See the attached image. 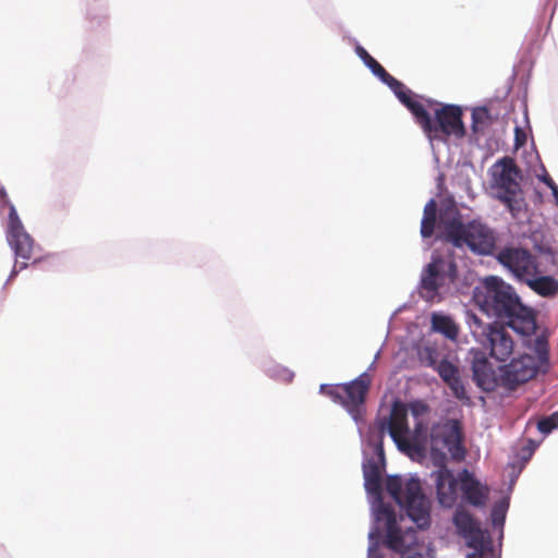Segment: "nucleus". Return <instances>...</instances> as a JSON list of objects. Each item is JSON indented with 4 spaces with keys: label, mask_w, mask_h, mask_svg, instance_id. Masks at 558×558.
Returning <instances> with one entry per match:
<instances>
[{
    "label": "nucleus",
    "mask_w": 558,
    "mask_h": 558,
    "mask_svg": "<svg viewBox=\"0 0 558 558\" xmlns=\"http://www.w3.org/2000/svg\"><path fill=\"white\" fill-rule=\"evenodd\" d=\"M361 450L364 487L372 510L367 558H380L381 543L398 553L400 558H435V550L430 543L420 542L412 527L402 532L393 506L384 501L381 471L386 466V456L384 454V462H381L368 444H361Z\"/></svg>",
    "instance_id": "1"
},
{
    "label": "nucleus",
    "mask_w": 558,
    "mask_h": 558,
    "mask_svg": "<svg viewBox=\"0 0 558 558\" xmlns=\"http://www.w3.org/2000/svg\"><path fill=\"white\" fill-rule=\"evenodd\" d=\"M472 296L483 313L495 317L515 333L522 337L536 333L535 310L524 304L514 288L500 278H485L482 286L473 288Z\"/></svg>",
    "instance_id": "2"
},
{
    "label": "nucleus",
    "mask_w": 558,
    "mask_h": 558,
    "mask_svg": "<svg viewBox=\"0 0 558 558\" xmlns=\"http://www.w3.org/2000/svg\"><path fill=\"white\" fill-rule=\"evenodd\" d=\"M416 97L417 95L412 92V94L405 96L404 102L401 104L412 113L415 122L420 124L433 150L438 143L447 145L451 136L457 140L464 137L466 129L462 120L463 111L460 106L440 104L429 99L427 100L429 105L438 106L432 116Z\"/></svg>",
    "instance_id": "3"
},
{
    "label": "nucleus",
    "mask_w": 558,
    "mask_h": 558,
    "mask_svg": "<svg viewBox=\"0 0 558 558\" xmlns=\"http://www.w3.org/2000/svg\"><path fill=\"white\" fill-rule=\"evenodd\" d=\"M441 234L435 240L450 243L457 248L466 246L477 256H494L497 244V233L480 219L464 222L459 211L446 219L440 217Z\"/></svg>",
    "instance_id": "4"
},
{
    "label": "nucleus",
    "mask_w": 558,
    "mask_h": 558,
    "mask_svg": "<svg viewBox=\"0 0 558 558\" xmlns=\"http://www.w3.org/2000/svg\"><path fill=\"white\" fill-rule=\"evenodd\" d=\"M408 416V404L399 399L395 400L390 413L388 415L378 414L368 426L367 432H364L362 427L357 428L361 444H368L374 454L384 462V439L386 435H389L396 445L401 436L410 432Z\"/></svg>",
    "instance_id": "5"
},
{
    "label": "nucleus",
    "mask_w": 558,
    "mask_h": 558,
    "mask_svg": "<svg viewBox=\"0 0 558 558\" xmlns=\"http://www.w3.org/2000/svg\"><path fill=\"white\" fill-rule=\"evenodd\" d=\"M459 271L457 263L451 257H446L441 253L434 251L430 255V262L424 266L421 272L420 288L422 296L432 301L444 286H452L460 293H468L470 286L464 284L458 288Z\"/></svg>",
    "instance_id": "6"
},
{
    "label": "nucleus",
    "mask_w": 558,
    "mask_h": 558,
    "mask_svg": "<svg viewBox=\"0 0 558 558\" xmlns=\"http://www.w3.org/2000/svg\"><path fill=\"white\" fill-rule=\"evenodd\" d=\"M8 208L5 240L16 258L31 259L35 241L26 231L15 206L10 201L7 190L0 185V215Z\"/></svg>",
    "instance_id": "7"
},
{
    "label": "nucleus",
    "mask_w": 558,
    "mask_h": 558,
    "mask_svg": "<svg viewBox=\"0 0 558 558\" xmlns=\"http://www.w3.org/2000/svg\"><path fill=\"white\" fill-rule=\"evenodd\" d=\"M452 523L458 534L464 538L466 546L473 549V553L469 554L468 558H482L484 554H489L494 558V547L489 532L482 529L480 522L470 512L464 509H457Z\"/></svg>",
    "instance_id": "8"
},
{
    "label": "nucleus",
    "mask_w": 558,
    "mask_h": 558,
    "mask_svg": "<svg viewBox=\"0 0 558 558\" xmlns=\"http://www.w3.org/2000/svg\"><path fill=\"white\" fill-rule=\"evenodd\" d=\"M402 501V510L416 527L422 531L429 529L432 523L430 501L423 493L417 476H411L404 483Z\"/></svg>",
    "instance_id": "9"
},
{
    "label": "nucleus",
    "mask_w": 558,
    "mask_h": 558,
    "mask_svg": "<svg viewBox=\"0 0 558 558\" xmlns=\"http://www.w3.org/2000/svg\"><path fill=\"white\" fill-rule=\"evenodd\" d=\"M495 198L506 206L512 218L521 219L527 209L520 181L523 178L511 175H493Z\"/></svg>",
    "instance_id": "10"
},
{
    "label": "nucleus",
    "mask_w": 558,
    "mask_h": 558,
    "mask_svg": "<svg viewBox=\"0 0 558 558\" xmlns=\"http://www.w3.org/2000/svg\"><path fill=\"white\" fill-rule=\"evenodd\" d=\"M498 371V387L512 391L534 378L538 373V365L533 355L523 354L500 365Z\"/></svg>",
    "instance_id": "11"
},
{
    "label": "nucleus",
    "mask_w": 558,
    "mask_h": 558,
    "mask_svg": "<svg viewBox=\"0 0 558 558\" xmlns=\"http://www.w3.org/2000/svg\"><path fill=\"white\" fill-rule=\"evenodd\" d=\"M494 256L521 283L539 267L532 253L521 246H504Z\"/></svg>",
    "instance_id": "12"
},
{
    "label": "nucleus",
    "mask_w": 558,
    "mask_h": 558,
    "mask_svg": "<svg viewBox=\"0 0 558 558\" xmlns=\"http://www.w3.org/2000/svg\"><path fill=\"white\" fill-rule=\"evenodd\" d=\"M369 384L368 375L364 372L355 379L340 385L344 391V395H342V407L355 422L357 428L364 423L365 401Z\"/></svg>",
    "instance_id": "13"
},
{
    "label": "nucleus",
    "mask_w": 558,
    "mask_h": 558,
    "mask_svg": "<svg viewBox=\"0 0 558 558\" xmlns=\"http://www.w3.org/2000/svg\"><path fill=\"white\" fill-rule=\"evenodd\" d=\"M430 441L441 442L448 449L452 459L460 460L465 456L462 425L457 418H447L442 423H434L430 426Z\"/></svg>",
    "instance_id": "14"
},
{
    "label": "nucleus",
    "mask_w": 558,
    "mask_h": 558,
    "mask_svg": "<svg viewBox=\"0 0 558 558\" xmlns=\"http://www.w3.org/2000/svg\"><path fill=\"white\" fill-rule=\"evenodd\" d=\"M414 427L397 441V449L413 461H422L427 456V445L430 440L428 420L414 421Z\"/></svg>",
    "instance_id": "15"
},
{
    "label": "nucleus",
    "mask_w": 558,
    "mask_h": 558,
    "mask_svg": "<svg viewBox=\"0 0 558 558\" xmlns=\"http://www.w3.org/2000/svg\"><path fill=\"white\" fill-rule=\"evenodd\" d=\"M354 51L363 64L372 72V74L376 76L383 84L387 85L400 102H404L405 96L412 94L410 88H408L401 81L390 75L362 45L356 43Z\"/></svg>",
    "instance_id": "16"
},
{
    "label": "nucleus",
    "mask_w": 558,
    "mask_h": 558,
    "mask_svg": "<svg viewBox=\"0 0 558 558\" xmlns=\"http://www.w3.org/2000/svg\"><path fill=\"white\" fill-rule=\"evenodd\" d=\"M429 476L435 483L439 505L451 508L458 499L460 472L456 476L452 470L442 464L437 470L433 471Z\"/></svg>",
    "instance_id": "17"
},
{
    "label": "nucleus",
    "mask_w": 558,
    "mask_h": 558,
    "mask_svg": "<svg viewBox=\"0 0 558 558\" xmlns=\"http://www.w3.org/2000/svg\"><path fill=\"white\" fill-rule=\"evenodd\" d=\"M459 490L462 501L475 508H483L488 500V486L482 484L468 469L460 471Z\"/></svg>",
    "instance_id": "18"
},
{
    "label": "nucleus",
    "mask_w": 558,
    "mask_h": 558,
    "mask_svg": "<svg viewBox=\"0 0 558 558\" xmlns=\"http://www.w3.org/2000/svg\"><path fill=\"white\" fill-rule=\"evenodd\" d=\"M488 340L482 344L489 349V355L499 362H505L513 352V340L505 324L498 323L488 335Z\"/></svg>",
    "instance_id": "19"
},
{
    "label": "nucleus",
    "mask_w": 558,
    "mask_h": 558,
    "mask_svg": "<svg viewBox=\"0 0 558 558\" xmlns=\"http://www.w3.org/2000/svg\"><path fill=\"white\" fill-rule=\"evenodd\" d=\"M471 369L474 383L483 391L492 392L498 387V375H496L492 363L482 352L474 354Z\"/></svg>",
    "instance_id": "20"
},
{
    "label": "nucleus",
    "mask_w": 558,
    "mask_h": 558,
    "mask_svg": "<svg viewBox=\"0 0 558 558\" xmlns=\"http://www.w3.org/2000/svg\"><path fill=\"white\" fill-rule=\"evenodd\" d=\"M458 211L457 209H449L447 213H440L439 217H437V203L434 198H430L423 211V217L421 220V235L423 239L432 238L435 233L436 227L439 229V233L441 234V226H440V217H445L446 219L452 217L453 213Z\"/></svg>",
    "instance_id": "21"
},
{
    "label": "nucleus",
    "mask_w": 558,
    "mask_h": 558,
    "mask_svg": "<svg viewBox=\"0 0 558 558\" xmlns=\"http://www.w3.org/2000/svg\"><path fill=\"white\" fill-rule=\"evenodd\" d=\"M523 283L542 298L550 299L558 294V280L550 275H544L539 267Z\"/></svg>",
    "instance_id": "22"
},
{
    "label": "nucleus",
    "mask_w": 558,
    "mask_h": 558,
    "mask_svg": "<svg viewBox=\"0 0 558 558\" xmlns=\"http://www.w3.org/2000/svg\"><path fill=\"white\" fill-rule=\"evenodd\" d=\"M464 320L469 326L472 337L481 345L484 343L485 340L489 339L487 338L488 335L493 330V327H495L498 324V322L484 323L476 313L470 310L464 312Z\"/></svg>",
    "instance_id": "23"
},
{
    "label": "nucleus",
    "mask_w": 558,
    "mask_h": 558,
    "mask_svg": "<svg viewBox=\"0 0 558 558\" xmlns=\"http://www.w3.org/2000/svg\"><path fill=\"white\" fill-rule=\"evenodd\" d=\"M432 328L449 340H454L459 333V328L452 318L441 313H434L432 315Z\"/></svg>",
    "instance_id": "24"
},
{
    "label": "nucleus",
    "mask_w": 558,
    "mask_h": 558,
    "mask_svg": "<svg viewBox=\"0 0 558 558\" xmlns=\"http://www.w3.org/2000/svg\"><path fill=\"white\" fill-rule=\"evenodd\" d=\"M539 444V441H536L532 438L526 439V444L515 451L514 460L509 463V466L512 469H518V473H521L526 463L533 457Z\"/></svg>",
    "instance_id": "25"
},
{
    "label": "nucleus",
    "mask_w": 558,
    "mask_h": 558,
    "mask_svg": "<svg viewBox=\"0 0 558 558\" xmlns=\"http://www.w3.org/2000/svg\"><path fill=\"white\" fill-rule=\"evenodd\" d=\"M510 506V497L504 496L500 498L490 510V521L495 529L500 530V538L504 536V525L506 522L507 512Z\"/></svg>",
    "instance_id": "26"
},
{
    "label": "nucleus",
    "mask_w": 558,
    "mask_h": 558,
    "mask_svg": "<svg viewBox=\"0 0 558 558\" xmlns=\"http://www.w3.org/2000/svg\"><path fill=\"white\" fill-rule=\"evenodd\" d=\"M493 122L494 118L486 106L473 108L471 130L474 134L484 132Z\"/></svg>",
    "instance_id": "27"
},
{
    "label": "nucleus",
    "mask_w": 558,
    "mask_h": 558,
    "mask_svg": "<svg viewBox=\"0 0 558 558\" xmlns=\"http://www.w3.org/2000/svg\"><path fill=\"white\" fill-rule=\"evenodd\" d=\"M495 168H497L498 171H494L493 175H511L523 178L522 170L517 166L514 159L509 156H505L498 159L492 167V170Z\"/></svg>",
    "instance_id": "28"
},
{
    "label": "nucleus",
    "mask_w": 558,
    "mask_h": 558,
    "mask_svg": "<svg viewBox=\"0 0 558 558\" xmlns=\"http://www.w3.org/2000/svg\"><path fill=\"white\" fill-rule=\"evenodd\" d=\"M403 488L404 483L400 475L388 476L386 482V490L401 509L403 507Z\"/></svg>",
    "instance_id": "29"
},
{
    "label": "nucleus",
    "mask_w": 558,
    "mask_h": 558,
    "mask_svg": "<svg viewBox=\"0 0 558 558\" xmlns=\"http://www.w3.org/2000/svg\"><path fill=\"white\" fill-rule=\"evenodd\" d=\"M264 372L269 378L281 383H291L294 378L291 369L277 363L265 366Z\"/></svg>",
    "instance_id": "30"
},
{
    "label": "nucleus",
    "mask_w": 558,
    "mask_h": 558,
    "mask_svg": "<svg viewBox=\"0 0 558 558\" xmlns=\"http://www.w3.org/2000/svg\"><path fill=\"white\" fill-rule=\"evenodd\" d=\"M435 372L439 375L445 384L460 376L458 366L450 362L448 357H442L439 361Z\"/></svg>",
    "instance_id": "31"
},
{
    "label": "nucleus",
    "mask_w": 558,
    "mask_h": 558,
    "mask_svg": "<svg viewBox=\"0 0 558 558\" xmlns=\"http://www.w3.org/2000/svg\"><path fill=\"white\" fill-rule=\"evenodd\" d=\"M408 404V414L411 413L414 421L427 420L426 416L430 414V407L421 399L410 401Z\"/></svg>",
    "instance_id": "32"
},
{
    "label": "nucleus",
    "mask_w": 558,
    "mask_h": 558,
    "mask_svg": "<svg viewBox=\"0 0 558 558\" xmlns=\"http://www.w3.org/2000/svg\"><path fill=\"white\" fill-rule=\"evenodd\" d=\"M533 248L541 255L546 257V262L553 266H557L558 264V253L557 251L548 243L543 241H537L533 239Z\"/></svg>",
    "instance_id": "33"
},
{
    "label": "nucleus",
    "mask_w": 558,
    "mask_h": 558,
    "mask_svg": "<svg viewBox=\"0 0 558 558\" xmlns=\"http://www.w3.org/2000/svg\"><path fill=\"white\" fill-rule=\"evenodd\" d=\"M558 428V411L547 416H543L537 422V429L544 436H548Z\"/></svg>",
    "instance_id": "34"
},
{
    "label": "nucleus",
    "mask_w": 558,
    "mask_h": 558,
    "mask_svg": "<svg viewBox=\"0 0 558 558\" xmlns=\"http://www.w3.org/2000/svg\"><path fill=\"white\" fill-rule=\"evenodd\" d=\"M439 353L436 348L430 345H425L423 350L420 352V361L426 367H430L432 369H436L440 360H438Z\"/></svg>",
    "instance_id": "35"
},
{
    "label": "nucleus",
    "mask_w": 558,
    "mask_h": 558,
    "mask_svg": "<svg viewBox=\"0 0 558 558\" xmlns=\"http://www.w3.org/2000/svg\"><path fill=\"white\" fill-rule=\"evenodd\" d=\"M446 385L449 387L454 398L460 401H469V396L460 376L446 383Z\"/></svg>",
    "instance_id": "36"
},
{
    "label": "nucleus",
    "mask_w": 558,
    "mask_h": 558,
    "mask_svg": "<svg viewBox=\"0 0 558 558\" xmlns=\"http://www.w3.org/2000/svg\"><path fill=\"white\" fill-rule=\"evenodd\" d=\"M319 392L329 397L333 402L342 405V393L338 390L337 386L322 384Z\"/></svg>",
    "instance_id": "37"
},
{
    "label": "nucleus",
    "mask_w": 558,
    "mask_h": 558,
    "mask_svg": "<svg viewBox=\"0 0 558 558\" xmlns=\"http://www.w3.org/2000/svg\"><path fill=\"white\" fill-rule=\"evenodd\" d=\"M547 345H548V342H547V339L545 336L539 335L535 338L534 350L538 354L541 360H543V359L547 360V353H548Z\"/></svg>",
    "instance_id": "38"
},
{
    "label": "nucleus",
    "mask_w": 558,
    "mask_h": 558,
    "mask_svg": "<svg viewBox=\"0 0 558 558\" xmlns=\"http://www.w3.org/2000/svg\"><path fill=\"white\" fill-rule=\"evenodd\" d=\"M527 135L519 125L514 128V147L520 148L525 145Z\"/></svg>",
    "instance_id": "39"
},
{
    "label": "nucleus",
    "mask_w": 558,
    "mask_h": 558,
    "mask_svg": "<svg viewBox=\"0 0 558 558\" xmlns=\"http://www.w3.org/2000/svg\"><path fill=\"white\" fill-rule=\"evenodd\" d=\"M541 182H543L547 187L550 189L551 193L554 189H558V185L554 182L550 175L544 169V173L537 177Z\"/></svg>",
    "instance_id": "40"
},
{
    "label": "nucleus",
    "mask_w": 558,
    "mask_h": 558,
    "mask_svg": "<svg viewBox=\"0 0 558 558\" xmlns=\"http://www.w3.org/2000/svg\"><path fill=\"white\" fill-rule=\"evenodd\" d=\"M14 258H15L14 265L11 269V272H10L4 286H7L10 281H12L20 274V269H17V259L19 258H16L15 256H14Z\"/></svg>",
    "instance_id": "41"
},
{
    "label": "nucleus",
    "mask_w": 558,
    "mask_h": 558,
    "mask_svg": "<svg viewBox=\"0 0 558 558\" xmlns=\"http://www.w3.org/2000/svg\"><path fill=\"white\" fill-rule=\"evenodd\" d=\"M519 475H520V473H518V469H513V472L511 474V480H510V486H512L515 483ZM509 489H511V487H509Z\"/></svg>",
    "instance_id": "42"
},
{
    "label": "nucleus",
    "mask_w": 558,
    "mask_h": 558,
    "mask_svg": "<svg viewBox=\"0 0 558 558\" xmlns=\"http://www.w3.org/2000/svg\"><path fill=\"white\" fill-rule=\"evenodd\" d=\"M28 259H22V262L17 260V269H20V272L28 267Z\"/></svg>",
    "instance_id": "43"
},
{
    "label": "nucleus",
    "mask_w": 558,
    "mask_h": 558,
    "mask_svg": "<svg viewBox=\"0 0 558 558\" xmlns=\"http://www.w3.org/2000/svg\"><path fill=\"white\" fill-rule=\"evenodd\" d=\"M98 17H99V22L101 20H106L107 19V10L106 9H101V13H100V15Z\"/></svg>",
    "instance_id": "44"
},
{
    "label": "nucleus",
    "mask_w": 558,
    "mask_h": 558,
    "mask_svg": "<svg viewBox=\"0 0 558 558\" xmlns=\"http://www.w3.org/2000/svg\"><path fill=\"white\" fill-rule=\"evenodd\" d=\"M551 194H553L556 205L558 206V187L554 189V192Z\"/></svg>",
    "instance_id": "45"
},
{
    "label": "nucleus",
    "mask_w": 558,
    "mask_h": 558,
    "mask_svg": "<svg viewBox=\"0 0 558 558\" xmlns=\"http://www.w3.org/2000/svg\"><path fill=\"white\" fill-rule=\"evenodd\" d=\"M87 16H88V19H90V20H94V19H96V17H97V16L93 15V11H92V9H89V10L87 11Z\"/></svg>",
    "instance_id": "46"
},
{
    "label": "nucleus",
    "mask_w": 558,
    "mask_h": 558,
    "mask_svg": "<svg viewBox=\"0 0 558 558\" xmlns=\"http://www.w3.org/2000/svg\"><path fill=\"white\" fill-rule=\"evenodd\" d=\"M378 356H379V351H378V352H376L375 359H378ZM375 361H376V360H374V361H373V363L371 364L369 368H372V367L374 366Z\"/></svg>",
    "instance_id": "47"
}]
</instances>
